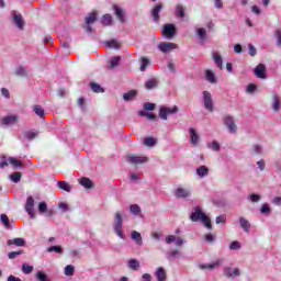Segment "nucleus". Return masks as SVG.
<instances>
[{
    "label": "nucleus",
    "mask_w": 281,
    "mask_h": 281,
    "mask_svg": "<svg viewBox=\"0 0 281 281\" xmlns=\"http://www.w3.org/2000/svg\"><path fill=\"white\" fill-rule=\"evenodd\" d=\"M190 218L192 223H199V221H201L207 229H212V220H210V217L205 215L199 206L193 207Z\"/></svg>",
    "instance_id": "nucleus-1"
},
{
    "label": "nucleus",
    "mask_w": 281,
    "mask_h": 281,
    "mask_svg": "<svg viewBox=\"0 0 281 281\" xmlns=\"http://www.w3.org/2000/svg\"><path fill=\"white\" fill-rule=\"evenodd\" d=\"M123 224H124V220L122 218V213L116 212L114 214L113 229H114V233L116 234V236H119V238H122L124 240V238H126V236L124 235V232H122Z\"/></svg>",
    "instance_id": "nucleus-2"
},
{
    "label": "nucleus",
    "mask_w": 281,
    "mask_h": 281,
    "mask_svg": "<svg viewBox=\"0 0 281 281\" xmlns=\"http://www.w3.org/2000/svg\"><path fill=\"white\" fill-rule=\"evenodd\" d=\"M161 33L165 38L171 41V38H175V36H177V26L175 24H165Z\"/></svg>",
    "instance_id": "nucleus-3"
},
{
    "label": "nucleus",
    "mask_w": 281,
    "mask_h": 281,
    "mask_svg": "<svg viewBox=\"0 0 281 281\" xmlns=\"http://www.w3.org/2000/svg\"><path fill=\"white\" fill-rule=\"evenodd\" d=\"M179 108L175 105L173 108L168 106H161L159 110V117L160 120H168V115H175V113H178Z\"/></svg>",
    "instance_id": "nucleus-4"
},
{
    "label": "nucleus",
    "mask_w": 281,
    "mask_h": 281,
    "mask_svg": "<svg viewBox=\"0 0 281 281\" xmlns=\"http://www.w3.org/2000/svg\"><path fill=\"white\" fill-rule=\"evenodd\" d=\"M202 100L204 102V109L212 113V111H214V101L212 100V93H210V91H203Z\"/></svg>",
    "instance_id": "nucleus-5"
},
{
    "label": "nucleus",
    "mask_w": 281,
    "mask_h": 281,
    "mask_svg": "<svg viewBox=\"0 0 281 281\" xmlns=\"http://www.w3.org/2000/svg\"><path fill=\"white\" fill-rule=\"evenodd\" d=\"M179 45L170 42H162L158 45L159 52H162V54H170L173 49H178Z\"/></svg>",
    "instance_id": "nucleus-6"
},
{
    "label": "nucleus",
    "mask_w": 281,
    "mask_h": 281,
    "mask_svg": "<svg viewBox=\"0 0 281 281\" xmlns=\"http://www.w3.org/2000/svg\"><path fill=\"white\" fill-rule=\"evenodd\" d=\"M25 212L30 218H36V213H34V198L32 195L26 199Z\"/></svg>",
    "instance_id": "nucleus-7"
},
{
    "label": "nucleus",
    "mask_w": 281,
    "mask_h": 281,
    "mask_svg": "<svg viewBox=\"0 0 281 281\" xmlns=\"http://www.w3.org/2000/svg\"><path fill=\"white\" fill-rule=\"evenodd\" d=\"M224 124H225L226 128H228V132L231 134L236 133L237 127H236V122L234 121L233 116H231V115L225 116Z\"/></svg>",
    "instance_id": "nucleus-8"
},
{
    "label": "nucleus",
    "mask_w": 281,
    "mask_h": 281,
    "mask_svg": "<svg viewBox=\"0 0 281 281\" xmlns=\"http://www.w3.org/2000/svg\"><path fill=\"white\" fill-rule=\"evenodd\" d=\"M255 76L256 78H260L261 80L267 79V66H265V64H259L255 68Z\"/></svg>",
    "instance_id": "nucleus-9"
},
{
    "label": "nucleus",
    "mask_w": 281,
    "mask_h": 281,
    "mask_svg": "<svg viewBox=\"0 0 281 281\" xmlns=\"http://www.w3.org/2000/svg\"><path fill=\"white\" fill-rule=\"evenodd\" d=\"M224 276L226 278H238L240 276V269H233L232 267H226L224 268Z\"/></svg>",
    "instance_id": "nucleus-10"
},
{
    "label": "nucleus",
    "mask_w": 281,
    "mask_h": 281,
    "mask_svg": "<svg viewBox=\"0 0 281 281\" xmlns=\"http://www.w3.org/2000/svg\"><path fill=\"white\" fill-rule=\"evenodd\" d=\"M3 126H12V124H16L19 122V116L15 114L7 115L2 119Z\"/></svg>",
    "instance_id": "nucleus-11"
},
{
    "label": "nucleus",
    "mask_w": 281,
    "mask_h": 281,
    "mask_svg": "<svg viewBox=\"0 0 281 281\" xmlns=\"http://www.w3.org/2000/svg\"><path fill=\"white\" fill-rule=\"evenodd\" d=\"M222 265H223V259H217L212 263L200 265V269H209L210 271H212L213 269H218V267Z\"/></svg>",
    "instance_id": "nucleus-12"
},
{
    "label": "nucleus",
    "mask_w": 281,
    "mask_h": 281,
    "mask_svg": "<svg viewBox=\"0 0 281 281\" xmlns=\"http://www.w3.org/2000/svg\"><path fill=\"white\" fill-rule=\"evenodd\" d=\"M128 164H133V166H137V164H146L148 161L147 157L142 156H130L127 157Z\"/></svg>",
    "instance_id": "nucleus-13"
},
{
    "label": "nucleus",
    "mask_w": 281,
    "mask_h": 281,
    "mask_svg": "<svg viewBox=\"0 0 281 281\" xmlns=\"http://www.w3.org/2000/svg\"><path fill=\"white\" fill-rule=\"evenodd\" d=\"M12 14H13V21L18 25L19 30H23V25H25L23 15H21V13H16V11H12Z\"/></svg>",
    "instance_id": "nucleus-14"
},
{
    "label": "nucleus",
    "mask_w": 281,
    "mask_h": 281,
    "mask_svg": "<svg viewBox=\"0 0 281 281\" xmlns=\"http://www.w3.org/2000/svg\"><path fill=\"white\" fill-rule=\"evenodd\" d=\"M161 10H164V4L161 3L156 4L151 10V16L155 23H159V12H161Z\"/></svg>",
    "instance_id": "nucleus-15"
},
{
    "label": "nucleus",
    "mask_w": 281,
    "mask_h": 281,
    "mask_svg": "<svg viewBox=\"0 0 281 281\" xmlns=\"http://www.w3.org/2000/svg\"><path fill=\"white\" fill-rule=\"evenodd\" d=\"M175 196L177 199H188V196H190V190L184 188H178L175 191Z\"/></svg>",
    "instance_id": "nucleus-16"
},
{
    "label": "nucleus",
    "mask_w": 281,
    "mask_h": 281,
    "mask_svg": "<svg viewBox=\"0 0 281 281\" xmlns=\"http://www.w3.org/2000/svg\"><path fill=\"white\" fill-rule=\"evenodd\" d=\"M113 10H114V14L116 15V19H119L121 23H124L126 19L124 18V11L122 10V8H120L117 4H114Z\"/></svg>",
    "instance_id": "nucleus-17"
},
{
    "label": "nucleus",
    "mask_w": 281,
    "mask_h": 281,
    "mask_svg": "<svg viewBox=\"0 0 281 281\" xmlns=\"http://www.w3.org/2000/svg\"><path fill=\"white\" fill-rule=\"evenodd\" d=\"M280 106H281L280 95H278V93L273 92V95H272V109H273V111H280Z\"/></svg>",
    "instance_id": "nucleus-18"
},
{
    "label": "nucleus",
    "mask_w": 281,
    "mask_h": 281,
    "mask_svg": "<svg viewBox=\"0 0 281 281\" xmlns=\"http://www.w3.org/2000/svg\"><path fill=\"white\" fill-rule=\"evenodd\" d=\"M7 245H15V247H25V239L21 238V237H16L14 239H9L7 241Z\"/></svg>",
    "instance_id": "nucleus-19"
},
{
    "label": "nucleus",
    "mask_w": 281,
    "mask_h": 281,
    "mask_svg": "<svg viewBox=\"0 0 281 281\" xmlns=\"http://www.w3.org/2000/svg\"><path fill=\"white\" fill-rule=\"evenodd\" d=\"M212 58H213L216 67H218V69H223V57H221V54L213 52Z\"/></svg>",
    "instance_id": "nucleus-20"
},
{
    "label": "nucleus",
    "mask_w": 281,
    "mask_h": 281,
    "mask_svg": "<svg viewBox=\"0 0 281 281\" xmlns=\"http://www.w3.org/2000/svg\"><path fill=\"white\" fill-rule=\"evenodd\" d=\"M132 240H134L135 244L138 245V247H142L144 245L142 234H139L137 231L132 232Z\"/></svg>",
    "instance_id": "nucleus-21"
},
{
    "label": "nucleus",
    "mask_w": 281,
    "mask_h": 281,
    "mask_svg": "<svg viewBox=\"0 0 281 281\" xmlns=\"http://www.w3.org/2000/svg\"><path fill=\"white\" fill-rule=\"evenodd\" d=\"M137 98V90H130L123 94V100L125 102H131V100H135Z\"/></svg>",
    "instance_id": "nucleus-22"
},
{
    "label": "nucleus",
    "mask_w": 281,
    "mask_h": 281,
    "mask_svg": "<svg viewBox=\"0 0 281 281\" xmlns=\"http://www.w3.org/2000/svg\"><path fill=\"white\" fill-rule=\"evenodd\" d=\"M24 139H27L29 142H32V139H36L38 137V132L32 130V131H26L23 133Z\"/></svg>",
    "instance_id": "nucleus-23"
},
{
    "label": "nucleus",
    "mask_w": 281,
    "mask_h": 281,
    "mask_svg": "<svg viewBox=\"0 0 281 281\" xmlns=\"http://www.w3.org/2000/svg\"><path fill=\"white\" fill-rule=\"evenodd\" d=\"M80 186H82L83 188H86L87 190H91V188H93V181H91V179L89 178H81L79 180Z\"/></svg>",
    "instance_id": "nucleus-24"
},
{
    "label": "nucleus",
    "mask_w": 281,
    "mask_h": 281,
    "mask_svg": "<svg viewBox=\"0 0 281 281\" xmlns=\"http://www.w3.org/2000/svg\"><path fill=\"white\" fill-rule=\"evenodd\" d=\"M196 175H198V177L203 179V177H207V175H210V169L207 167H205V166H200L196 169Z\"/></svg>",
    "instance_id": "nucleus-25"
},
{
    "label": "nucleus",
    "mask_w": 281,
    "mask_h": 281,
    "mask_svg": "<svg viewBox=\"0 0 281 281\" xmlns=\"http://www.w3.org/2000/svg\"><path fill=\"white\" fill-rule=\"evenodd\" d=\"M189 133L191 135V144H193V146H196L199 144V134H196V130L194 128H190Z\"/></svg>",
    "instance_id": "nucleus-26"
},
{
    "label": "nucleus",
    "mask_w": 281,
    "mask_h": 281,
    "mask_svg": "<svg viewBox=\"0 0 281 281\" xmlns=\"http://www.w3.org/2000/svg\"><path fill=\"white\" fill-rule=\"evenodd\" d=\"M205 79L207 80V82H211V85H216V76L212 70L205 71Z\"/></svg>",
    "instance_id": "nucleus-27"
},
{
    "label": "nucleus",
    "mask_w": 281,
    "mask_h": 281,
    "mask_svg": "<svg viewBox=\"0 0 281 281\" xmlns=\"http://www.w3.org/2000/svg\"><path fill=\"white\" fill-rule=\"evenodd\" d=\"M38 212H40V214H45V212H47L48 216H52V214H54V211H47L46 202H41L38 204Z\"/></svg>",
    "instance_id": "nucleus-28"
},
{
    "label": "nucleus",
    "mask_w": 281,
    "mask_h": 281,
    "mask_svg": "<svg viewBox=\"0 0 281 281\" xmlns=\"http://www.w3.org/2000/svg\"><path fill=\"white\" fill-rule=\"evenodd\" d=\"M95 21H98V13L95 12L89 13L86 18L87 25H92V23H95Z\"/></svg>",
    "instance_id": "nucleus-29"
},
{
    "label": "nucleus",
    "mask_w": 281,
    "mask_h": 281,
    "mask_svg": "<svg viewBox=\"0 0 281 281\" xmlns=\"http://www.w3.org/2000/svg\"><path fill=\"white\" fill-rule=\"evenodd\" d=\"M239 225L244 228V232H249L251 229V224L245 217H239Z\"/></svg>",
    "instance_id": "nucleus-30"
},
{
    "label": "nucleus",
    "mask_w": 281,
    "mask_h": 281,
    "mask_svg": "<svg viewBox=\"0 0 281 281\" xmlns=\"http://www.w3.org/2000/svg\"><path fill=\"white\" fill-rule=\"evenodd\" d=\"M57 188H59V190H64L65 192H71V186H69L67 181H58Z\"/></svg>",
    "instance_id": "nucleus-31"
},
{
    "label": "nucleus",
    "mask_w": 281,
    "mask_h": 281,
    "mask_svg": "<svg viewBox=\"0 0 281 281\" xmlns=\"http://www.w3.org/2000/svg\"><path fill=\"white\" fill-rule=\"evenodd\" d=\"M181 256V252L179 250H171L166 254L167 260L171 262V260H175V258H179Z\"/></svg>",
    "instance_id": "nucleus-32"
},
{
    "label": "nucleus",
    "mask_w": 281,
    "mask_h": 281,
    "mask_svg": "<svg viewBox=\"0 0 281 281\" xmlns=\"http://www.w3.org/2000/svg\"><path fill=\"white\" fill-rule=\"evenodd\" d=\"M0 221H1L2 225H4V227L7 229H11L12 224L10 223V218L8 217V215L1 214L0 215Z\"/></svg>",
    "instance_id": "nucleus-33"
},
{
    "label": "nucleus",
    "mask_w": 281,
    "mask_h": 281,
    "mask_svg": "<svg viewBox=\"0 0 281 281\" xmlns=\"http://www.w3.org/2000/svg\"><path fill=\"white\" fill-rule=\"evenodd\" d=\"M138 115H140V117H147L151 122H157V115H155L153 113H148L146 111H140V112H138Z\"/></svg>",
    "instance_id": "nucleus-34"
},
{
    "label": "nucleus",
    "mask_w": 281,
    "mask_h": 281,
    "mask_svg": "<svg viewBox=\"0 0 281 281\" xmlns=\"http://www.w3.org/2000/svg\"><path fill=\"white\" fill-rule=\"evenodd\" d=\"M156 278L158 281H166V270L164 268H158L156 271Z\"/></svg>",
    "instance_id": "nucleus-35"
},
{
    "label": "nucleus",
    "mask_w": 281,
    "mask_h": 281,
    "mask_svg": "<svg viewBox=\"0 0 281 281\" xmlns=\"http://www.w3.org/2000/svg\"><path fill=\"white\" fill-rule=\"evenodd\" d=\"M101 23L102 25H112L113 24V18L111 16V14L106 13L102 16L101 19Z\"/></svg>",
    "instance_id": "nucleus-36"
},
{
    "label": "nucleus",
    "mask_w": 281,
    "mask_h": 281,
    "mask_svg": "<svg viewBox=\"0 0 281 281\" xmlns=\"http://www.w3.org/2000/svg\"><path fill=\"white\" fill-rule=\"evenodd\" d=\"M176 16L179 19H183L186 16V8H183V5L178 4L176 7Z\"/></svg>",
    "instance_id": "nucleus-37"
},
{
    "label": "nucleus",
    "mask_w": 281,
    "mask_h": 281,
    "mask_svg": "<svg viewBox=\"0 0 281 281\" xmlns=\"http://www.w3.org/2000/svg\"><path fill=\"white\" fill-rule=\"evenodd\" d=\"M120 60H122V57L120 56H114L111 58L110 60V69H115V67H117L120 65Z\"/></svg>",
    "instance_id": "nucleus-38"
},
{
    "label": "nucleus",
    "mask_w": 281,
    "mask_h": 281,
    "mask_svg": "<svg viewBox=\"0 0 281 281\" xmlns=\"http://www.w3.org/2000/svg\"><path fill=\"white\" fill-rule=\"evenodd\" d=\"M157 85H159V81H157V79H149L145 82V89H155V87H157Z\"/></svg>",
    "instance_id": "nucleus-39"
},
{
    "label": "nucleus",
    "mask_w": 281,
    "mask_h": 281,
    "mask_svg": "<svg viewBox=\"0 0 281 281\" xmlns=\"http://www.w3.org/2000/svg\"><path fill=\"white\" fill-rule=\"evenodd\" d=\"M90 88L94 93H104V88H102V86H100L99 83L91 82Z\"/></svg>",
    "instance_id": "nucleus-40"
},
{
    "label": "nucleus",
    "mask_w": 281,
    "mask_h": 281,
    "mask_svg": "<svg viewBox=\"0 0 281 281\" xmlns=\"http://www.w3.org/2000/svg\"><path fill=\"white\" fill-rule=\"evenodd\" d=\"M127 267L133 271H137V269H139V261L137 259H131L127 263Z\"/></svg>",
    "instance_id": "nucleus-41"
},
{
    "label": "nucleus",
    "mask_w": 281,
    "mask_h": 281,
    "mask_svg": "<svg viewBox=\"0 0 281 281\" xmlns=\"http://www.w3.org/2000/svg\"><path fill=\"white\" fill-rule=\"evenodd\" d=\"M130 212L134 214V216H139V214H142V207H139L137 204H132L130 206Z\"/></svg>",
    "instance_id": "nucleus-42"
},
{
    "label": "nucleus",
    "mask_w": 281,
    "mask_h": 281,
    "mask_svg": "<svg viewBox=\"0 0 281 281\" xmlns=\"http://www.w3.org/2000/svg\"><path fill=\"white\" fill-rule=\"evenodd\" d=\"M196 34H198L199 38L202 41V43L205 42V38L207 36V32L205 31V29H203V27L198 29Z\"/></svg>",
    "instance_id": "nucleus-43"
},
{
    "label": "nucleus",
    "mask_w": 281,
    "mask_h": 281,
    "mask_svg": "<svg viewBox=\"0 0 281 281\" xmlns=\"http://www.w3.org/2000/svg\"><path fill=\"white\" fill-rule=\"evenodd\" d=\"M150 65V59L146 57L140 58V71H146V68Z\"/></svg>",
    "instance_id": "nucleus-44"
},
{
    "label": "nucleus",
    "mask_w": 281,
    "mask_h": 281,
    "mask_svg": "<svg viewBox=\"0 0 281 281\" xmlns=\"http://www.w3.org/2000/svg\"><path fill=\"white\" fill-rule=\"evenodd\" d=\"M35 115L38 117H44L45 116V110L41 105H35L33 109Z\"/></svg>",
    "instance_id": "nucleus-45"
},
{
    "label": "nucleus",
    "mask_w": 281,
    "mask_h": 281,
    "mask_svg": "<svg viewBox=\"0 0 281 281\" xmlns=\"http://www.w3.org/2000/svg\"><path fill=\"white\" fill-rule=\"evenodd\" d=\"M21 177L22 175L19 171L10 175V179L13 183H19L21 181Z\"/></svg>",
    "instance_id": "nucleus-46"
},
{
    "label": "nucleus",
    "mask_w": 281,
    "mask_h": 281,
    "mask_svg": "<svg viewBox=\"0 0 281 281\" xmlns=\"http://www.w3.org/2000/svg\"><path fill=\"white\" fill-rule=\"evenodd\" d=\"M106 47H110L111 49H120V43L115 40H111L105 43Z\"/></svg>",
    "instance_id": "nucleus-47"
},
{
    "label": "nucleus",
    "mask_w": 281,
    "mask_h": 281,
    "mask_svg": "<svg viewBox=\"0 0 281 281\" xmlns=\"http://www.w3.org/2000/svg\"><path fill=\"white\" fill-rule=\"evenodd\" d=\"M22 271L23 273H25L26 276H30V273H32V271H34V266H30L27 263H23L22 265Z\"/></svg>",
    "instance_id": "nucleus-48"
},
{
    "label": "nucleus",
    "mask_w": 281,
    "mask_h": 281,
    "mask_svg": "<svg viewBox=\"0 0 281 281\" xmlns=\"http://www.w3.org/2000/svg\"><path fill=\"white\" fill-rule=\"evenodd\" d=\"M144 144L146 146H148L149 148H153V146H155V144H157V139H155L153 137H146V138H144Z\"/></svg>",
    "instance_id": "nucleus-49"
},
{
    "label": "nucleus",
    "mask_w": 281,
    "mask_h": 281,
    "mask_svg": "<svg viewBox=\"0 0 281 281\" xmlns=\"http://www.w3.org/2000/svg\"><path fill=\"white\" fill-rule=\"evenodd\" d=\"M15 76H27V70L23 66H19L15 69Z\"/></svg>",
    "instance_id": "nucleus-50"
},
{
    "label": "nucleus",
    "mask_w": 281,
    "mask_h": 281,
    "mask_svg": "<svg viewBox=\"0 0 281 281\" xmlns=\"http://www.w3.org/2000/svg\"><path fill=\"white\" fill-rule=\"evenodd\" d=\"M48 254H52L55 251V254H63V248L60 246H50L47 248Z\"/></svg>",
    "instance_id": "nucleus-51"
},
{
    "label": "nucleus",
    "mask_w": 281,
    "mask_h": 281,
    "mask_svg": "<svg viewBox=\"0 0 281 281\" xmlns=\"http://www.w3.org/2000/svg\"><path fill=\"white\" fill-rule=\"evenodd\" d=\"M76 268L71 265L66 266L65 276H74Z\"/></svg>",
    "instance_id": "nucleus-52"
},
{
    "label": "nucleus",
    "mask_w": 281,
    "mask_h": 281,
    "mask_svg": "<svg viewBox=\"0 0 281 281\" xmlns=\"http://www.w3.org/2000/svg\"><path fill=\"white\" fill-rule=\"evenodd\" d=\"M9 162L11 166H14V168H21V166H23V162H21V160H16L15 158H9Z\"/></svg>",
    "instance_id": "nucleus-53"
},
{
    "label": "nucleus",
    "mask_w": 281,
    "mask_h": 281,
    "mask_svg": "<svg viewBox=\"0 0 281 281\" xmlns=\"http://www.w3.org/2000/svg\"><path fill=\"white\" fill-rule=\"evenodd\" d=\"M260 212L261 214H266L267 216H269V214H271V207L269 206V204H262Z\"/></svg>",
    "instance_id": "nucleus-54"
},
{
    "label": "nucleus",
    "mask_w": 281,
    "mask_h": 281,
    "mask_svg": "<svg viewBox=\"0 0 281 281\" xmlns=\"http://www.w3.org/2000/svg\"><path fill=\"white\" fill-rule=\"evenodd\" d=\"M36 278L40 281H49V279L47 278V274L45 272H43V271H38L36 273Z\"/></svg>",
    "instance_id": "nucleus-55"
},
{
    "label": "nucleus",
    "mask_w": 281,
    "mask_h": 281,
    "mask_svg": "<svg viewBox=\"0 0 281 281\" xmlns=\"http://www.w3.org/2000/svg\"><path fill=\"white\" fill-rule=\"evenodd\" d=\"M23 254V250H18V251H11L8 254V258L10 260H14L18 256H21Z\"/></svg>",
    "instance_id": "nucleus-56"
},
{
    "label": "nucleus",
    "mask_w": 281,
    "mask_h": 281,
    "mask_svg": "<svg viewBox=\"0 0 281 281\" xmlns=\"http://www.w3.org/2000/svg\"><path fill=\"white\" fill-rule=\"evenodd\" d=\"M216 225H221V223H226L227 222V215L223 214V215H218L215 218Z\"/></svg>",
    "instance_id": "nucleus-57"
},
{
    "label": "nucleus",
    "mask_w": 281,
    "mask_h": 281,
    "mask_svg": "<svg viewBox=\"0 0 281 281\" xmlns=\"http://www.w3.org/2000/svg\"><path fill=\"white\" fill-rule=\"evenodd\" d=\"M156 106L157 105L155 103H150V102L144 103L145 111H155Z\"/></svg>",
    "instance_id": "nucleus-58"
},
{
    "label": "nucleus",
    "mask_w": 281,
    "mask_h": 281,
    "mask_svg": "<svg viewBox=\"0 0 281 281\" xmlns=\"http://www.w3.org/2000/svg\"><path fill=\"white\" fill-rule=\"evenodd\" d=\"M258 89V87L254 83H249L246 88L247 93H256V90Z\"/></svg>",
    "instance_id": "nucleus-59"
},
{
    "label": "nucleus",
    "mask_w": 281,
    "mask_h": 281,
    "mask_svg": "<svg viewBox=\"0 0 281 281\" xmlns=\"http://www.w3.org/2000/svg\"><path fill=\"white\" fill-rule=\"evenodd\" d=\"M229 249H232L233 251L240 249V241L235 240V241L231 243Z\"/></svg>",
    "instance_id": "nucleus-60"
},
{
    "label": "nucleus",
    "mask_w": 281,
    "mask_h": 281,
    "mask_svg": "<svg viewBox=\"0 0 281 281\" xmlns=\"http://www.w3.org/2000/svg\"><path fill=\"white\" fill-rule=\"evenodd\" d=\"M249 199L251 201V203H258V201H260V194H256V193H252L249 195Z\"/></svg>",
    "instance_id": "nucleus-61"
},
{
    "label": "nucleus",
    "mask_w": 281,
    "mask_h": 281,
    "mask_svg": "<svg viewBox=\"0 0 281 281\" xmlns=\"http://www.w3.org/2000/svg\"><path fill=\"white\" fill-rule=\"evenodd\" d=\"M248 49H249V56H256V54H258V50L256 49V47L252 44H248Z\"/></svg>",
    "instance_id": "nucleus-62"
},
{
    "label": "nucleus",
    "mask_w": 281,
    "mask_h": 281,
    "mask_svg": "<svg viewBox=\"0 0 281 281\" xmlns=\"http://www.w3.org/2000/svg\"><path fill=\"white\" fill-rule=\"evenodd\" d=\"M176 240H177V236H175V235H168L166 237L167 245H172V243H175Z\"/></svg>",
    "instance_id": "nucleus-63"
},
{
    "label": "nucleus",
    "mask_w": 281,
    "mask_h": 281,
    "mask_svg": "<svg viewBox=\"0 0 281 281\" xmlns=\"http://www.w3.org/2000/svg\"><path fill=\"white\" fill-rule=\"evenodd\" d=\"M276 38H277V45H281V31L280 30H277L276 31Z\"/></svg>",
    "instance_id": "nucleus-64"
}]
</instances>
